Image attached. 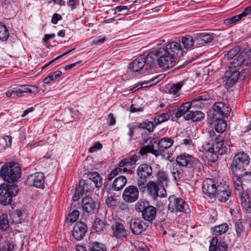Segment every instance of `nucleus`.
<instances>
[{
    "mask_svg": "<svg viewBox=\"0 0 251 251\" xmlns=\"http://www.w3.org/2000/svg\"><path fill=\"white\" fill-rule=\"evenodd\" d=\"M186 52L179 44L173 41L162 45L154 49V54L157 64L163 69L173 67L176 64L177 57L182 56Z\"/></svg>",
    "mask_w": 251,
    "mask_h": 251,
    "instance_id": "obj_1",
    "label": "nucleus"
},
{
    "mask_svg": "<svg viewBox=\"0 0 251 251\" xmlns=\"http://www.w3.org/2000/svg\"><path fill=\"white\" fill-rule=\"evenodd\" d=\"M20 167L13 162L6 163L0 169L1 176L5 181L10 183L17 181L20 177Z\"/></svg>",
    "mask_w": 251,
    "mask_h": 251,
    "instance_id": "obj_2",
    "label": "nucleus"
},
{
    "mask_svg": "<svg viewBox=\"0 0 251 251\" xmlns=\"http://www.w3.org/2000/svg\"><path fill=\"white\" fill-rule=\"evenodd\" d=\"M250 158L249 155L244 152H240L237 153L234 157L230 168L232 173L238 176L240 173L245 170L250 163Z\"/></svg>",
    "mask_w": 251,
    "mask_h": 251,
    "instance_id": "obj_3",
    "label": "nucleus"
},
{
    "mask_svg": "<svg viewBox=\"0 0 251 251\" xmlns=\"http://www.w3.org/2000/svg\"><path fill=\"white\" fill-rule=\"evenodd\" d=\"M18 191V186L14 184L0 185V203L4 205L11 204L13 197L16 196Z\"/></svg>",
    "mask_w": 251,
    "mask_h": 251,
    "instance_id": "obj_4",
    "label": "nucleus"
},
{
    "mask_svg": "<svg viewBox=\"0 0 251 251\" xmlns=\"http://www.w3.org/2000/svg\"><path fill=\"white\" fill-rule=\"evenodd\" d=\"M136 173L138 176L137 185L139 187H143L146 183L147 179L152 176V168L150 164H142L137 168Z\"/></svg>",
    "mask_w": 251,
    "mask_h": 251,
    "instance_id": "obj_5",
    "label": "nucleus"
},
{
    "mask_svg": "<svg viewBox=\"0 0 251 251\" xmlns=\"http://www.w3.org/2000/svg\"><path fill=\"white\" fill-rule=\"evenodd\" d=\"M169 210L172 212H185L188 211V204L180 197L172 195L169 198L168 206Z\"/></svg>",
    "mask_w": 251,
    "mask_h": 251,
    "instance_id": "obj_6",
    "label": "nucleus"
},
{
    "mask_svg": "<svg viewBox=\"0 0 251 251\" xmlns=\"http://www.w3.org/2000/svg\"><path fill=\"white\" fill-rule=\"evenodd\" d=\"M113 236L117 238L123 239L127 237L128 231L126 229L123 221L114 222L111 226Z\"/></svg>",
    "mask_w": 251,
    "mask_h": 251,
    "instance_id": "obj_7",
    "label": "nucleus"
},
{
    "mask_svg": "<svg viewBox=\"0 0 251 251\" xmlns=\"http://www.w3.org/2000/svg\"><path fill=\"white\" fill-rule=\"evenodd\" d=\"M44 175L42 173H36L29 175L25 181L26 185L39 188H44Z\"/></svg>",
    "mask_w": 251,
    "mask_h": 251,
    "instance_id": "obj_8",
    "label": "nucleus"
},
{
    "mask_svg": "<svg viewBox=\"0 0 251 251\" xmlns=\"http://www.w3.org/2000/svg\"><path fill=\"white\" fill-rule=\"evenodd\" d=\"M148 223L140 218H134L130 221V228L132 232L135 235H139L146 230Z\"/></svg>",
    "mask_w": 251,
    "mask_h": 251,
    "instance_id": "obj_9",
    "label": "nucleus"
},
{
    "mask_svg": "<svg viewBox=\"0 0 251 251\" xmlns=\"http://www.w3.org/2000/svg\"><path fill=\"white\" fill-rule=\"evenodd\" d=\"M148 192L151 197L155 198L157 197L163 198L166 196V192L165 188L159 186L153 181H149L146 185Z\"/></svg>",
    "mask_w": 251,
    "mask_h": 251,
    "instance_id": "obj_10",
    "label": "nucleus"
},
{
    "mask_svg": "<svg viewBox=\"0 0 251 251\" xmlns=\"http://www.w3.org/2000/svg\"><path fill=\"white\" fill-rule=\"evenodd\" d=\"M139 194L138 188L135 186L130 185L124 190L123 198L126 202H133L138 199Z\"/></svg>",
    "mask_w": 251,
    "mask_h": 251,
    "instance_id": "obj_11",
    "label": "nucleus"
},
{
    "mask_svg": "<svg viewBox=\"0 0 251 251\" xmlns=\"http://www.w3.org/2000/svg\"><path fill=\"white\" fill-rule=\"evenodd\" d=\"M216 179H206L202 184V191L208 197L215 198L216 193Z\"/></svg>",
    "mask_w": 251,
    "mask_h": 251,
    "instance_id": "obj_12",
    "label": "nucleus"
},
{
    "mask_svg": "<svg viewBox=\"0 0 251 251\" xmlns=\"http://www.w3.org/2000/svg\"><path fill=\"white\" fill-rule=\"evenodd\" d=\"M202 151V158L203 159L207 160L209 163H214L217 161L218 156L217 152L215 151L214 149L210 146H205L204 144L201 147Z\"/></svg>",
    "mask_w": 251,
    "mask_h": 251,
    "instance_id": "obj_13",
    "label": "nucleus"
},
{
    "mask_svg": "<svg viewBox=\"0 0 251 251\" xmlns=\"http://www.w3.org/2000/svg\"><path fill=\"white\" fill-rule=\"evenodd\" d=\"M145 61L144 57H138L129 64L128 68L132 72L141 71L142 74H145L147 71V70L145 69Z\"/></svg>",
    "mask_w": 251,
    "mask_h": 251,
    "instance_id": "obj_14",
    "label": "nucleus"
},
{
    "mask_svg": "<svg viewBox=\"0 0 251 251\" xmlns=\"http://www.w3.org/2000/svg\"><path fill=\"white\" fill-rule=\"evenodd\" d=\"M82 206L84 211L91 213L97 210L98 204L92 198L85 197L82 200Z\"/></svg>",
    "mask_w": 251,
    "mask_h": 251,
    "instance_id": "obj_15",
    "label": "nucleus"
},
{
    "mask_svg": "<svg viewBox=\"0 0 251 251\" xmlns=\"http://www.w3.org/2000/svg\"><path fill=\"white\" fill-rule=\"evenodd\" d=\"M87 231L86 225L82 222L76 223L74 226L72 235L76 240L83 238Z\"/></svg>",
    "mask_w": 251,
    "mask_h": 251,
    "instance_id": "obj_16",
    "label": "nucleus"
},
{
    "mask_svg": "<svg viewBox=\"0 0 251 251\" xmlns=\"http://www.w3.org/2000/svg\"><path fill=\"white\" fill-rule=\"evenodd\" d=\"M222 136L219 133L216 132L213 129H208L204 135L205 146H210L216 141H221Z\"/></svg>",
    "mask_w": 251,
    "mask_h": 251,
    "instance_id": "obj_17",
    "label": "nucleus"
},
{
    "mask_svg": "<svg viewBox=\"0 0 251 251\" xmlns=\"http://www.w3.org/2000/svg\"><path fill=\"white\" fill-rule=\"evenodd\" d=\"M156 215V208L151 205H147L146 208L144 209L142 212V218L148 222L153 220Z\"/></svg>",
    "mask_w": 251,
    "mask_h": 251,
    "instance_id": "obj_18",
    "label": "nucleus"
},
{
    "mask_svg": "<svg viewBox=\"0 0 251 251\" xmlns=\"http://www.w3.org/2000/svg\"><path fill=\"white\" fill-rule=\"evenodd\" d=\"M192 109H193V107L191 102L183 103L176 111L175 116L177 118L183 116L184 118L186 120V115L189 113Z\"/></svg>",
    "mask_w": 251,
    "mask_h": 251,
    "instance_id": "obj_19",
    "label": "nucleus"
},
{
    "mask_svg": "<svg viewBox=\"0 0 251 251\" xmlns=\"http://www.w3.org/2000/svg\"><path fill=\"white\" fill-rule=\"evenodd\" d=\"M240 75V71L239 69L236 70L235 68L230 67V70L226 71L225 76L227 78L228 82L231 85H234L237 81Z\"/></svg>",
    "mask_w": 251,
    "mask_h": 251,
    "instance_id": "obj_20",
    "label": "nucleus"
},
{
    "mask_svg": "<svg viewBox=\"0 0 251 251\" xmlns=\"http://www.w3.org/2000/svg\"><path fill=\"white\" fill-rule=\"evenodd\" d=\"M193 109L191 110L189 113L186 115V120H192L193 122H198L202 120L204 117V114L200 111H195Z\"/></svg>",
    "mask_w": 251,
    "mask_h": 251,
    "instance_id": "obj_21",
    "label": "nucleus"
},
{
    "mask_svg": "<svg viewBox=\"0 0 251 251\" xmlns=\"http://www.w3.org/2000/svg\"><path fill=\"white\" fill-rule=\"evenodd\" d=\"M193 158V157L189 154H180L176 157V161L180 166L189 168Z\"/></svg>",
    "mask_w": 251,
    "mask_h": 251,
    "instance_id": "obj_22",
    "label": "nucleus"
},
{
    "mask_svg": "<svg viewBox=\"0 0 251 251\" xmlns=\"http://www.w3.org/2000/svg\"><path fill=\"white\" fill-rule=\"evenodd\" d=\"M174 140L171 138L164 137L161 138L157 144L158 148L164 151L170 148L173 144Z\"/></svg>",
    "mask_w": 251,
    "mask_h": 251,
    "instance_id": "obj_23",
    "label": "nucleus"
},
{
    "mask_svg": "<svg viewBox=\"0 0 251 251\" xmlns=\"http://www.w3.org/2000/svg\"><path fill=\"white\" fill-rule=\"evenodd\" d=\"M163 151H160L159 149L158 150H154L152 145L146 146L141 148L139 151V153L144 155L148 152L151 153L156 157L160 155H162Z\"/></svg>",
    "mask_w": 251,
    "mask_h": 251,
    "instance_id": "obj_24",
    "label": "nucleus"
},
{
    "mask_svg": "<svg viewBox=\"0 0 251 251\" xmlns=\"http://www.w3.org/2000/svg\"><path fill=\"white\" fill-rule=\"evenodd\" d=\"M210 146H212L215 151L219 154L225 153L227 150V148L224 144L223 137H222L221 141H216L214 143H212Z\"/></svg>",
    "mask_w": 251,
    "mask_h": 251,
    "instance_id": "obj_25",
    "label": "nucleus"
},
{
    "mask_svg": "<svg viewBox=\"0 0 251 251\" xmlns=\"http://www.w3.org/2000/svg\"><path fill=\"white\" fill-rule=\"evenodd\" d=\"M245 223H242L240 220H238L235 223V229L237 236L243 237L246 236L247 230L245 227Z\"/></svg>",
    "mask_w": 251,
    "mask_h": 251,
    "instance_id": "obj_26",
    "label": "nucleus"
},
{
    "mask_svg": "<svg viewBox=\"0 0 251 251\" xmlns=\"http://www.w3.org/2000/svg\"><path fill=\"white\" fill-rule=\"evenodd\" d=\"M244 57H245V55L243 54V51H242L235 56L232 62L230 63V67L234 68L239 67V70L241 68L243 69V60L245 59Z\"/></svg>",
    "mask_w": 251,
    "mask_h": 251,
    "instance_id": "obj_27",
    "label": "nucleus"
},
{
    "mask_svg": "<svg viewBox=\"0 0 251 251\" xmlns=\"http://www.w3.org/2000/svg\"><path fill=\"white\" fill-rule=\"evenodd\" d=\"M126 183V178L124 176H120L116 178L113 183L112 188L115 191H119L122 189Z\"/></svg>",
    "mask_w": 251,
    "mask_h": 251,
    "instance_id": "obj_28",
    "label": "nucleus"
},
{
    "mask_svg": "<svg viewBox=\"0 0 251 251\" xmlns=\"http://www.w3.org/2000/svg\"><path fill=\"white\" fill-rule=\"evenodd\" d=\"M89 180L95 185L96 187L100 188L102 184V179L97 172L92 173L88 175Z\"/></svg>",
    "mask_w": 251,
    "mask_h": 251,
    "instance_id": "obj_29",
    "label": "nucleus"
},
{
    "mask_svg": "<svg viewBox=\"0 0 251 251\" xmlns=\"http://www.w3.org/2000/svg\"><path fill=\"white\" fill-rule=\"evenodd\" d=\"M153 52L154 50L151 51L146 57H144V59L145 60V69L147 70V71L149 70L151 67H153L155 64V59L153 57L155 56Z\"/></svg>",
    "mask_w": 251,
    "mask_h": 251,
    "instance_id": "obj_30",
    "label": "nucleus"
},
{
    "mask_svg": "<svg viewBox=\"0 0 251 251\" xmlns=\"http://www.w3.org/2000/svg\"><path fill=\"white\" fill-rule=\"evenodd\" d=\"M195 40L191 36H186L183 37L181 39V43L184 49H192L195 46Z\"/></svg>",
    "mask_w": 251,
    "mask_h": 251,
    "instance_id": "obj_31",
    "label": "nucleus"
},
{
    "mask_svg": "<svg viewBox=\"0 0 251 251\" xmlns=\"http://www.w3.org/2000/svg\"><path fill=\"white\" fill-rule=\"evenodd\" d=\"M163 78V76L162 75H158L153 78H151L147 81L142 82L140 84V87H147L155 85L158 83Z\"/></svg>",
    "mask_w": 251,
    "mask_h": 251,
    "instance_id": "obj_32",
    "label": "nucleus"
},
{
    "mask_svg": "<svg viewBox=\"0 0 251 251\" xmlns=\"http://www.w3.org/2000/svg\"><path fill=\"white\" fill-rule=\"evenodd\" d=\"M226 123L225 121L222 119L216 120L214 123L215 131L217 133H223L226 129Z\"/></svg>",
    "mask_w": 251,
    "mask_h": 251,
    "instance_id": "obj_33",
    "label": "nucleus"
},
{
    "mask_svg": "<svg viewBox=\"0 0 251 251\" xmlns=\"http://www.w3.org/2000/svg\"><path fill=\"white\" fill-rule=\"evenodd\" d=\"M189 168H192L193 171L198 175L202 170L203 165L198 159L193 157Z\"/></svg>",
    "mask_w": 251,
    "mask_h": 251,
    "instance_id": "obj_34",
    "label": "nucleus"
},
{
    "mask_svg": "<svg viewBox=\"0 0 251 251\" xmlns=\"http://www.w3.org/2000/svg\"><path fill=\"white\" fill-rule=\"evenodd\" d=\"M243 54L245 55L243 60V69L247 67H251V49H245L243 50Z\"/></svg>",
    "mask_w": 251,
    "mask_h": 251,
    "instance_id": "obj_35",
    "label": "nucleus"
},
{
    "mask_svg": "<svg viewBox=\"0 0 251 251\" xmlns=\"http://www.w3.org/2000/svg\"><path fill=\"white\" fill-rule=\"evenodd\" d=\"M230 191H216L215 194V198H217L218 200L221 202H225L228 200L230 197Z\"/></svg>",
    "mask_w": 251,
    "mask_h": 251,
    "instance_id": "obj_36",
    "label": "nucleus"
},
{
    "mask_svg": "<svg viewBox=\"0 0 251 251\" xmlns=\"http://www.w3.org/2000/svg\"><path fill=\"white\" fill-rule=\"evenodd\" d=\"M138 157L137 155L134 154L131 156L129 158L122 160L119 164L120 167H123L125 165H128L131 166L135 164L138 160Z\"/></svg>",
    "mask_w": 251,
    "mask_h": 251,
    "instance_id": "obj_37",
    "label": "nucleus"
},
{
    "mask_svg": "<svg viewBox=\"0 0 251 251\" xmlns=\"http://www.w3.org/2000/svg\"><path fill=\"white\" fill-rule=\"evenodd\" d=\"M228 229V226L226 224H223L216 226L213 228V232L216 236H218L226 233Z\"/></svg>",
    "mask_w": 251,
    "mask_h": 251,
    "instance_id": "obj_38",
    "label": "nucleus"
},
{
    "mask_svg": "<svg viewBox=\"0 0 251 251\" xmlns=\"http://www.w3.org/2000/svg\"><path fill=\"white\" fill-rule=\"evenodd\" d=\"M105 202L108 206L110 208H115L119 203V201L117 199V197L113 195L108 196L105 200Z\"/></svg>",
    "mask_w": 251,
    "mask_h": 251,
    "instance_id": "obj_39",
    "label": "nucleus"
},
{
    "mask_svg": "<svg viewBox=\"0 0 251 251\" xmlns=\"http://www.w3.org/2000/svg\"><path fill=\"white\" fill-rule=\"evenodd\" d=\"M8 216L6 214H2L0 216V229L6 230L9 227Z\"/></svg>",
    "mask_w": 251,
    "mask_h": 251,
    "instance_id": "obj_40",
    "label": "nucleus"
},
{
    "mask_svg": "<svg viewBox=\"0 0 251 251\" xmlns=\"http://www.w3.org/2000/svg\"><path fill=\"white\" fill-rule=\"evenodd\" d=\"M169 118L170 114L168 112L161 113L154 117L153 122L157 125L167 121Z\"/></svg>",
    "mask_w": 251,
    "mask_h": 251,
    "instance_id": "obj_41",
    "label": "nucleus"
},
{
    "mask_svg": "<svg viewBox=\"0 0 251 251\" xmlns=\"http://www.w3.org/2000/svg\"><path fill=\"white\" fill-rule=\"evenodd\" d=\"M216 191H230L228 185L223 179L217 180Z\"/></svg>",
    "mask_w": 251,
    "mask_h": 251,
    "instance_id": "obj_42",
    "label": "nucleus"
},
{
    "mask_svg": "<svg viewBox=\"0 0 251 251\" xmlns=\"http://www.w3.org/2000/svg\"><path fill=\"white\" fill-rule=\"evenodd\" d=\"M157 177L159 182L161 184V187L165 188V186H167L169 180L168 176L164 172L159 171L157 173Z\"/></svg>",
    "mask_w": 251,
    "mask_h": 251,
    "instance_id": "obj_43",
    "label": "nucleus"
},
{
    "mask_svg": "<svg viewBox=\"0 0 251 251\" xmlns=\"http://www.w3.org/2000/svg\"><path fill=\"white\" fill-rule=\"evenodd\" d=\"M9 36V33L6 26L0 22V40L6 41Z\"/></svg>",
    "mask_w": 251,
    "mask_h": 251,
    "instance_id": "obj_44",
    "label": "nucleus"
},
{
    "mask_svg": "<svg viewBox=\"0 0 251 251\" xmlns=\"http://www.w3.org/2000/svg\"><path fill=\"white\" fill-rule=\"evenodd\" d=\"M93 229L97 232H100L103 230L105 227V224L104 222L100 219H96L93 225Z\"/></svg>",
    "mask_w": 251,
    "mask_h": 251,
    "instance_id": "obj_45",
    "label": "nucleus"
},
{
    "mask_svg": "<svg viewBox=\"0 0 251 251\" xmlns=\"http://www.w3.org/2000/svg\"><path fill=\"white\" fill-rule=\"evenodd\" d=\"M239 51L240 48L238 47H235L225 53L224 57L227 59L235 58L236 56L238 55Z\"/></svg>",
    "mask_w": 251,
    "mask_h": 251,
    "instance_id": "obj_46",
    "label": "nucleus"
},
{
    "mask_svg": "<svg viewBox=\"0 0 251 251\" xmlns=\"http://www.w3.org/2000/svg\"><path fill=\"white\" fill-rule=\"evenodd\" d=\"M61 75L62 72L60 71H56L45 78L44 80V82L46 84H49L50 81H53L57 78L60 77Z\"/></svg>",
    "mask_w": 251,
    "mask_h": 251,
    "instance_id": "obj_47",
    "label": "nucleus"
},
{
    "mask_svg": "<svg viewBox=\"0 0 251 251\" xmlns=\"http://www.w3.org/2000/svg\"><path fill=\"white\" fill-rule=\"evenodd\" d=\"M183 85V83L182 82H179L170 85L168 90L169 93L174 95L176 94L181 89Z\"/></svg>",
    "mask_w": 251,
    "mask_h": 251,
    "instance_id": "obj_48",
    "label": "nucleus"
},
{
    "mask_svg": "<svg viewBox=\"0 0 251 251\" xmlns=\"http://www.w3.org/2000/svg\"><path fill=\"white\" fill-rule=\"evenodd\" d=\"M90 248L91 251H106L105 246L98 242L92 243Z\"/></svg>",
    "mask_w": 251,
    "mask_h": 251,
    "instance_id": "obj_49",
    "label": "nucleus"
},
{
    "mask_svg": "<svg viewBox=\"0 0 251 251\" xmlns=\"http://www.w3.org/2000/svg\"><path fill=\"white\" fill-rule=\"evenodd\" d=\"M198 40L203 41L204 43H209L213 40V36L210 34L201 33L199 35Z\"/></svg>",
    "mask_w": 251,
    "mask_h": 251,
    "instance_id": "obj_50",
    "label": "nucleus"
},
{
    "mask_svg": "<svg viewBox=\"0 0 251 251\" xmlns=\"http://www.w3.org/2000/svg\"><path fill=\"white\" fill-rule=\"evenodd\" d=\"M147 205H149L148 203L140 200L136 203L135 206V209L138 212H142L144 209L146 208Z\"/></svg>",
    "mask_w": 251,
    "mask_h": 251,
    "instance_id": "obj_51",
    "label": "nucleus"
},
{
    "mask_svg": "<svg viewBox=\"0 0 251 251\" xmlns=\"http://www.w3.org/2000/svg\"><path fill=\"white\" fill-rule=\"evenodd\" d=\"M84 188L81 187H76L74 195L73 197V199L74 201H77L84 194L83 193Z\"/></svg>",
    "mask_w": 251,
    "mask_h": 251,
    "instance_id": "obj_52",
    "label": "nucleus"
},
{
    "mask_svg": "<svg viewBox=\"0 0 251 251\" xmlns=\"http://www.w3.org/2000/svg\"><path fill=\"white\" fill-rule=\"evenodd\" d=\"M224 108V104L222 102H216L213 105V110L216 114L221 116L223 109Z\"/></svg>",
    "mask_w": 251,
    "mask_h": 251,
    "instance_id": "obj_53",
    "label": "nucleus"
},
{
    "mask_svg": "<svg viewBox=\"0 0 251 251\" xmlns=\"http://www.w3.org/2000/svg\"><path fill=\"white\" fill-rule=\"evenodd\" d=\"M21 88H22L23 90V92L24 93H34L36 92L35 91H34L33 89L36 88L37 87L34 85H21Z\"/></svg>",
    "mask_w": 251,
    "mask_h": 251,
    "instance_id": "obj_54",
    "label": "nucleus"
},
{
    "mask_svg": "<svg viewBox=\"0 0 251 251\" xmlns=\"http://www.w3.org/2000/svg\"><path fill=\"white\" fill-rule=\"evenodd\" d=\"M242 18L240 14L226 19L225 21V23L226 25H230L240 20Z\"/></svg>",
    "mask_w": 251,
    "mask_h": 251,
    "instance_id": "obj_55",
    "label": "nucleus"
},
{
    "mask_svg": "<svg viewBox=\"0 0 251 251\" xmlns=\"http://www.w3.org/2000/svg\"><path fill=\"white\" fill-rule=\"evenodd\" d=\"M81 187L82 188H84L83 193L84 194L85 192H88L91 191V188L89 187V183L86 182L85 180L81 179L79 182V186Z\"/></svg>",
    "mask_w": 251,
    "mask_h": 251,
    "instance_id": "obj_56",
    "label": "nucleus"
},
{
    "mask_svg": "<svg viewBox=\"0 0 251 251\" xmlns=\"http://www.w3.org/2000/svg\"><path fill=\"white\" fill-rule=\"evenodd\" d=\"M79 212L78 210H75L69 215L68 220L72 222L76 221L78 218Z\"/></svg>",
    "mask_w": 251,
    "mask_h": 251,
    "instance_id": "obj_57",
    "label": "nucleus"
},
{
    "mask_svg": "<svg viewBox=\"0 0 251 251\" xmlns=\"http://www.w3.org/2000/svg\"><path fill=\"white\" fill-rule=\"evenodd\" d=\"M171 174L175 181L180 179L182 176L181 172L174 167L171 170Z\"/></svg>",
    "mask_w": 251,
    "mask_h": 251,
    "instance_id": "obj_58",
    "label": "nucleus"
},
{
    "mask_svg": "<svg viewBox=\"0 0 251 251\" xmlns=\"http://www.w3.org/2000/svg\"><path fill=\"white\" fill-rule=\"evenodd\" d=\"M239 176H240L239 178L245 182L251 181V171L240 173V175Z\"/></svg>",
    "mask_w": 251,
    "mask_h": 251,
    "instance_id": "obj_59",
    "label": "nucleus"
},
{
    "mask_svg": "<svg viewBox=\"0 0 251 251\" xmlns=\"http://www.w3.org/2000/svg\"><path fill=\"white\" fill-rule=\"evenodd\" d=\"M13 91H14V94L18 97H22L24 96V92L21 88V85H17L13 87Z\"/></svg>",
    "mask_w": 251,
    "mask_h": 251,
    "instance_id": "obj_60",
    "label": "nucleus"
},
{
    "mask_svg": "<svg viewBox=\"0 0 251 251\" xmlns=\"http://www.w3.org/2000/svg\"><path fill=\"white\" fill-rule=\"evenodd\" d=\"M102 145L99 142H96L94 144V145L91 147L89 149V152L93 153L98 150H100L102 149Z\"/></svg>",
    "mask_w": 251,
    "mask_h": 251,
    "instance_id": "obj_61",
    "label": "nucleus"
},
{
    "mask_svg": "<svg viewBox=\"0 0 251 251\" xmlns=\"http://www.w3.org/2000/svg\"><path fill=\"white\" fill-rule=\"evenodd\" d=\"M218 239L217 237H215L212 238L211 241L210 242V245L209 247V251H215L216 250V248H217L218 245Z\"/></svg>",
    "mask_w": 251,
    "mask_h": 251,
    "instance_id": "obj_62",
    "label": "nucleus"
},
{
    "mask_svg": "<svg viewBox=\"0 0 251 251\" xmlns=\"http://www.w3.org/2000/svg\"><path fill=\"white\" fill-rule=\"evenodd\" d=\"M227 245L224 242H220L215 251H226Z\"/></svg>",
    "mask_w": 251,
    "mask_h": 251,
    "instance_id": "obj_63",
    "label": "nucleus"
},
{
    "mask_svg": "<svg viewBox=\"0 0 251 251\" xmlns=\"http://www.w3.org/2000/svg\"><path fill=\"white\" fill-rule=\"evenodd\" d=\"M105 41V38L103 37H99L94 38L92 41V44L93 45H99L103 43Z\"/></svg>",
    "mask_w": 251,
    "mask_h": 251,
    "instance_id": "obj_64",
    "label": "nucleus"
}]
</instances>
